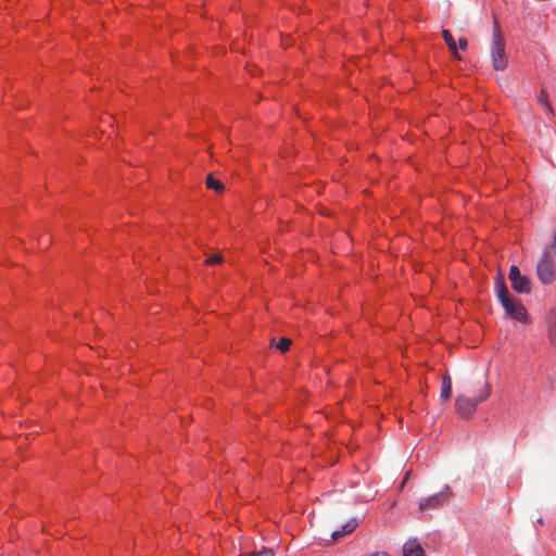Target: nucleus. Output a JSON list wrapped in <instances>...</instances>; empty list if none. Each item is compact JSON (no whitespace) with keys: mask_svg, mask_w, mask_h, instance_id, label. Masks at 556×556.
I'll list each match as a JSON object with an SVG mask.
<instances>
[{"mask_svg":"<svg viewBox=\"0 0 556 556\" xmlns=\"http://www.w3.org/2000/svg\"><path fill=\"white\" fill-rule=\"evenodd\" d=\"M494 285L497 299L505 309L506 315L522 324H527L529 321V315L526 307L519 299L509 294L504 278L501 275L497 276Z\"/></svg>","mask_w":556,"mask_h":556,"instance_id":"1","label":"nucleus"},{"mask_svg":"<svg viewBox=\"0 0 556 556\" xmlns=\"http://www.w3.org/2000/svg\"><path fill=\"white\" fill-rule=\"evenodd\" d=\"M492 65L496 71H503L507 66V58L505 55V42L502 37L501 29L497 22H494L493 27V42H492Z\"/></svg>","mask_w":556,"mask_h":556,"instance_id":"2","label":"nucleus"},{"mask_svg":"<svg viewBox=\"0 0 556 556\" xmlns=\"http://www.w3.org/2000/svg\"><path fill=\"white\" fill-rule=\"evenodd\" d=\"M536 275L544 285H551L556 281V269L553 263L551 252L544 251L536 264Z\"/></svg>","mask_w":556,"mask_h":556,"instance_id":"3","label":"nucleus"},{"mask_svg":"<svg viewBox=\"0 0 556 556\" xmlns=\"http://www.w3.org/2000/svg\"><path fill=\"white\" fill-rule=\"evenodd\" d=\"M452 497L453 492L451 488L448 485H444L441 492L421 500L419 503V509L422 511L438 509L446 504Z\"/></svg>","mask_w":556,"mask_h":556,"instance_id":"4","label":"nucleus"},{"mask_svg":"<svg viewBox=\"0 0 556 556\" xmlns=\"http://www.w3.org/2000/svg\"><path fill=\"white\" fill-rule=\"evenodd\" d=\"M509 280L511 283V288L518 293L528 294L531 291V282L530 279L521 275L518 266L511 265L509 268Z\"/></svg>","mask_w":556,"mask_h":556,"instance_id":"5","label":"nucleus"},{"mask_svg":"<svg viewBox=\"0 0 556 556\" xmlns=\"http://www.w3.org/2000/svg\"><path fill=\"white\" fill-rule=\"evenodd\" d=\"M477 405L478 400L466 396H458L455 403L456 412L462 417H470L476 412Z\"/></svg>","mask_w":556,"mask_h":556,"instance_id":"6","label":"nucleus"},{"mask_svg":"<svg viewBox=\"0 0 556 556\" xmlns=\"http://www.w3.org/2000/svg\"><path fill=\"white\" fill-rule=\"evenodd\" d=\"M403 556H425L424 549L416 541H408L403 546Z\"/></svg>","mask_w":556,"mask_h":556,"instance_id":"7","label":"nucleus"},{"mask_svg":"<svg viewBox=\"0 0 556 556\" xmlns=\"http://www.w3.org/2000/svg\"><path fill=\"white\" fill-rule=\"evenodd\" d=\"M357 525L358 523H357L356 519H350L342 526V530H337V531L332 532V534H331L332 539L339 540V539L343 538L344 535L352 533L356 529Z\"/></svg>","mask_w":556,"mask_h":556,"instance_id":"8","label":"nucleus"},{"mask_svg":"<svg viewBox=\"0 0 556 556\" xmlns=\"http://www.w3.org/2000/svg\"><path fill=\"white\" fill-rule=\"evenodd\" d=\"M547 323L549 341L556 348V307L551 309Z\"/></svg>","mask_w":556,"mask_h":556,"instance_id":"9","label":"nucleus"},{"mask_svg":"<svg viewBox=\"0 0 556 556\" xmlns=\"http://www.w3.org/2000/svg\"><path fill=\"white\" fill-rule=\"evenodd\" d=\"M452 395V381L448 376H444L442 379L441 397L448 400Z\"/></svg>","mask_w":556,"mask_h":556,"instance_id":"10","label":"nucleus"},{"mask_svg":"<svg viewBox=\"0 0 556 556\" xmlns=\"http://www.w3.org/2000/svg\"><path fill=\"white\" fill-rule=\"evenodd\" d=\"M442 36H443V39L444 41L446 42V45L448 46V49L453 52V54L459 59L458 54H457V45L451 34L450 30L447 29H444L442 31Z\"/></svg>","mask_w":556,"mask_h":556,"instance_id":"11","label":"nucleus"},{"mask_svg":"<svg viewBox=\"0 0 556 556\" xmlns=\"http://www.w3.org/2000/svg\"><path fill=\"white\" fill-rule=\"evenodd\" d=\"M538 102H539L541 105L545 106V108H546V110H547V112H548L549 114H552V113H553L552 108H551V104H549V102H548V96H547V92H546L544 89H542V90H541V92H540V94H539V97H538Z\"/></svg>","mask_w":556,"mask_h":556,"instance_id":"12","label":"nucleus"},{"mask_svg":"<svg viewBox=\"0 0 556 556\" xmlns=\"http://www.w3.org/2000/svg\"><path fill=\"white\" fill-rule=\"evenodd\" d=\"M206 186L215 191L223 190V185L219 180L214 179L211 175L206 178Z\"/></svg>","mask_w":556,"mask_h":556,"instance_id":"13","label":"nucleus"},{"mask_svg":"<svg viewBox=\"0 0 556 556\" xmlns=\"http://www.w3.org/2000/svg\"><path fill=\"white\" fill-rule=\"evenodd\" d=\"M290 345H291V340L288 339V338H281L277 344V348L281 351V352H286L290 349Z\"/></svg>","mask_w":556,"mask_h":556,"instance_id":"14","label":"nucleus"},{"mask_svg":"<svg viewBox=\"0 0 556 556\" xmlns=\"http://www.w3.org/2000/svg\"><path fill=\"white\" fill-rule=\"evenodd\" d=\"M239 556H275L271 549L263 548L254 554H240Z\"/></svg>","mask_w":556,"mask_h":556,"instance_id":"15","label":"nucleus"},{"mask_svg":"<svg viewBox=\"0 0 556 556\" xmlns=\"http://www.w3.org/2000/svg\"><path fill=\"white\" fill-rule=\"evenodd\" d=\"M205 262L207 264H219V263H222V256L220 255H215L213 257L206 258Z\"/></svg>","mask_w":556,"mask_h":556,"instance_id":"16","label":"nucleus"},{"mask_svg":"<svg viewBox=\"0 0 556 556\" xmlns=\"http://www.w3.org/2000/svg\"><path fill=\"white\" fill-rule=\"evenodd\" d=\"M458 46L460 50H465L467 48V40L465 38H459Z\"/></svg>","mask_w":556,"mask_h":556,"instance_id":"17","label":"nucleus"},{"mask_svg":"<svg viewBox=\"0 0 556 556\" xmlns=\"http://www.w3.org/2000/svg\"><path fill=\"white\" fill-rule=\"evenodd\" d=\"M368 556H390V555L384 552H377V553L370 554Z\"/></svg>","mask_w":556,"mask_h":556,"instance_id":"18","label":"nucleus"}]
</instances>
